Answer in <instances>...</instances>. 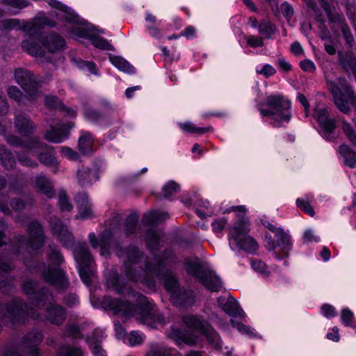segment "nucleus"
<instances>
[{
	"label": "nucleus",
	"mask_w": 356,
	"mask_h": 356,
	"mask_svg": "<svg viewBox=\"0 0 356 356\" xmlns=\"http://www.w3.org/2000/svg\"><path fill=\"white\" fill-rule=\"evenodd\" d=\"M124 253L127 257V261H124L126 275L129 280L140 282L149 287L155 286L154 279L163 280L171 298L181 289L177 279L170 270L165 268L161 257H155L153 261H150L134 245L129 246Z\"/></svg>",
	"instance_id": "nucleus-1"
},
{
	"label": "nucleus",
	"mask_w": 356,
	"mask_h": 356,
	"mask_svg": "<svg viewBox=\"0 0 356 356\" xmlns=\"http://www.w3.org/2000/svg\"><path fill=\"white\" fill-rule=\"evenodd\" d=\"M113 286L118 294L136 298L137 304L132 305L128 301L104 296L102 305L106 309L115 314L126 317L136 316L138 321L151 328H157L159 325L163 326L166 323L164 317L145 296L134 291L127 284L120 285L118 280L115 281Z\"/></svg>",
	"instance_id": "nucleus-2"
},
{
	"label": "nucleus",
	"mask_w": 356,
	"mask_h": 356,
	"mask_svg": "<svg viewBox=\"0 0 356 356\" xmlns=\"http://www.w3.org/2000/svg\"><path fill=\"white\" fill-rule=\"evenodd\" d=\"M264 105H260L258 110L262 117L270 118V124L273 127H280L284 123L290 122L291 114V102L282 95H270L266 97Z\"/></svg>",
	"instance_id": "nucleus-3"
},
{
	"label": "nucleus",
	"mask_w": 356,
	"mask_h": 356,
	"mask_svg": "<svg viewBox=\"0 0 356 356\" xmlns=\"http://www.w3.org/2000/svg\"><path fill=\"white\" fill-rule=\"evenodd\" d=\"M47 257L49 265L42 272L43 280L58 290H66L70 284L65 272L60 268L64 257L58 248L54 244L49 245Z\"/></svg>",
	"instance_id": "nucleus-4"
},
{
	"label": "nucleus",
	"mask_w": 356,
	"mask_h": 356,
	"mask_svg": "<svg viewBox=\"0 0 356 356\" xmlns=\"http://www.w3.org/2000/svg\"><path fill=\"white\" fill-rule=\"evenodd\" d=\"M29 235L27 238L24 235H18L15 238V243L9 245L11 247L8 256H19L24 249L38 251L45 244V234L43 226L38 221H31L26 229Z\"/></svg>",
	"instance_id": "nucleus-5"
},
{
	"label": "nucleus",
	"mask_w": 356,
	"mask_h": 356,
	"mask_svg": "<svg viewBox=\"0 0 356 356\" xmlns=\"http://www.w3.org/2000/svg\"><path fill=\"white\" fill-rule=\"evenodd\" d=\"M327 83L334 104L341 113L347 114L350 112L349 104L356 111V95L346 78L340 76L337 81H327Z\"/></svg>",
	"instance_id": "nucleus-6"
},
{
	"label": "nucleus",
	"mask_w": 356,
	"mask_h": 356,
	"mask_svg": "<svg viewBox=\"0 0 356 356\" xmlns=\"http://www.w3.org/2000/svg\"><path fill=\"white\" fill-rule=\"evenodd\" d=\"M45 26L54 27L56 22L47 17H38L33 22H25L22 29L30 32V37L29 39L22 41V48L31 56L44 58L47 62H50L51 59L45 56V52L42 47L33 41V35Z\"/></svg>",
	"instance_id": "nucleus-7"
},
{
	"label": "nucleus",
	"mask_w": 356,
	"mask_h": 356,
	"mask_svg": "<svg viewBox=\"0 0 356 356\" xmlns=\"http://www.w3.org/2000/svg\"><path fill=\"white\" fill-rule=\"evenodd\" d=\"M73 255L79 266V273L83 282L89 286L94 275L95 261L86 243H78Z\"/></svg>",
	"instance_id": "nucleus-8"
},
{
	"label": "nucleus",
	"mask_w": 356,
	"mask_h": 356,
	"mask_svg": "<svg viewBox=\"0 0 356 356\" xmlns=\"http://www.w3.org/2000/svg\"><path fill=\"white\" fill-rule=\"evenodd\" d=\"M313 117L317 122L323 137L327 140L334 139L333 134L341 118L331 116L328 108L324 104H318L314 108Z\"/></svg>",
	"instance_id": "nucleus-9"
},
{
	"label": "nucleus",
	"mask_w": 356,
	"mask_h": 356,
	"mask_svg": "<svg viewBox=\"0 0 356 356\" xmlns=\"http://www.w3.org/2000/svg\"><path fill=\"white\" fill-rule=\"evenodd\" d=\"M182 321L188 328L204 335L214 348L218 350L221 348L222 344L219 334L207 321L193 315L184 316Z\"/></svg>",
	"instance_id": "nucleus-10"
},
{
	"label": "nucleus",
	"mask_w": 356,
	"mask_h": 356,
	"mask_svg": "<svg viewBox=\"0 0 356 356\" xmlns=\"http://www.w3.org/2000/svg\"><path fill=\"white\" fill-rule=\"evenodd\" d=\"M14 75L15 81L27 93L29 99L31 101L36 99L40 95L39 88L43 83L42 79L24 68L16 69Z\"/></svg>",
	"instance_id": "nucleus-11"
},
{
	"label": "nucleus",
	"mask_w": 356,
	"mask_h": 356,
	"mask_svg": "<svg viewBox=\"0 0 356 356\" xmlns=\"http://www.w3.org/2000/svg\"><path fill=\"white\" fill-rule=\"evenodd\" d=\"M319 1L321 7L323 8L329 19V23L332 25L331 29L334 31L340 29L346 42L350 47H352L354 44V38L349 27L345 23L343 17L334 10L333 6L330 2L326 0Z\"/></svg>",
	"instance_id": "nucleus-12"
},
{
	"label": "nucleus",
	"mask_w": 356,
	"mask_h": 356,
	"mask_svg": "<svg viewBox=\"0 0 356 356\" xmlns=\"http://www.w3.org/2000/svg\"><path fill=\"white\" fill-rule=\"evenodd\" d=\"M26 147L29 148V151H41L38 154V161L42 164L54 168V172H56L58 167V161L55 156V151L53 147L40 141L37 136L31 138Z\"/></svg>",
	"instance_id": "nucleus-13"
},
{
	"label": "nucleus",
	"mask_w": 356,
	"mask_h": 356,
	"mask_svg": "<svg viewBox=\"0 0 356 356\" xmlns=\"http://www.w3.org/2000/svg\"><path fill=\"white\" fill-rule=\"evenodd\" d=\"M43 336L38 331L29 332L24 338L22 343L15 350H8L5 356H40L38 345Z\"/></svg>",
	"instance_id": "nucleus-14"
},
{
	"label": "nucleus",
	"mask_w": 356,
	"mask_h": 356,
	"mask_svg": "<svg viewBox=\"0 0 356 356\" xmlns=\"http://www.w3.org/2000/svg\"><path fill=\"white\" fill-rule=\"evenodd\" d=\"M22 289L26 294L31 296V304L38 309L44 307L47 302L54 300L51 289L43 286L38 290V282L33 280L24 282Z\"/></svg>",
	"instance_id": "nucleus-15"
},
{
	"label": "nucleus",
	"mask_w": 356,
	"mask_h": 356,
	"mask_svg": "<svg viewBox=\"0 0 356 356\" xmlns=\"http://www.w3.org/2000/svg\"><path fill=\"white\" fill-rule=\"evenodd\" d=\"M49 223L53 236L65 248H72L74 245V237L67 226L56 216L50 217Z\"/></svg>",
	"instance_id": "nucleus-16"
},
{
	"label": "nucleus",
	"mask_w": 356,
	"mask_h": 356,
	"mask_svg": "<svg viewBox=\"0 0 356 356\" xmlns=\"http://www.w3.org/2000/svg\"><path fill=\"white\" fill-rule=\"evenodd\" d=\"M74 122L58 124L57 126L51 125L49 130L46 131L44 138L51 143H60L65 139L68 138L70 131L74 127Z\"/></svg>",
	"instance_id": "nucleus-17"
},
{
	"label": "nucleus",
	"mask_w": 356,
	"mask_h": 356,
	"mask_svg": "<svg viewBox=\"0 0 356 356\" xmlns=\"http://www.w3.org/2000/svg\"><path fill=\"white\" fill-rule=\"evenodd\" d=\"M14 124L18 133L24 137L31 136L36 129V127L31 118L22 112L15 113Z\"/></svg>",
	"instance_id": "nucleus-18"
},
{
	"label": "nucleus",
	"mask_w": 356,
	"mask_h": 356,
	"mask_svg": "<svg viewBox=\"0 0 356 356\" xmlns=\"http://www.w3.org/2000/svg\"><path fill=\"white\" fill-rule=\"evenodd\" d=\"M46 318L51 324L61 325L65 321L67 312L65 307L55 303L49 302L46 307Z\"/></svg>",
	"instance_id": "nucleus-19"
},
{
	"label": "nucleus",
	"mask_w": 356,
	"mask_h": 356,
	"mask_svg": "<svg viewBox=\"0 0 356 356\" xmlns=\"http://www.w3.org/2000/svg\"><path fill=\"white\" fill-rule=\"evenodd\" d=\"M38 39L49 52L55 53L64 49L65 42L57 33H52L46 35H38Z\"/></svg>",
	"instance_id": "nucleus-20"
},
{
	"label": "nucleus",
	"mask_w": 356,
	"mask_h": 356,
	"mask_svg": "<svg viewBox=\"0 0 356 356\" xmlns=\"http://www.w3.org/2000/svg\"><path fill=\"white\" fill-rule=\"evenodd\" d=\"M75 202L77 206V219L86 220L93 216L92 204L89 202L88 195L86 193H79L75 197Z\"/></svg>",
	"instance_id": "nucleus-21"
},
{
	"label": "nucleus",
	"mask_w": 356,
	"mask_h": 356,
	"mask_svg": "<svg viewBox=\"0 0 356 356\" xmlns=\"http://www.w3.org/2000/svg\"><path fill=\"white\" fill-rule=\"evenodd\" d=\"M218 306L229 316L243 317V312L239 308L236 300L232 296H220L217 300Z\"/></svg>",
	"instance_id": "nucleus-22"
},
{
	"label": "nucleus",
	"mask_w": 356,
	"mask_h": 356,
	"mask_svg": "<svg viewBox=\"0 0 356 356\" xmlns=\"http://www.w3.org/2000/svg\"><path fill=\"white\" fill-rule=\"evenodd\" d=\"M199 282L209 291L218 292L222 288V284L220 277L216 274L207 268Z\"/></svg>",
	"instance_id": "nucleus-23"
},
{
	"label": "nucleus",
	"mask_w": 356,
	"mask_h": 356,
	"mask_svg": "<svg viewBox=\"0 0 356 356\" xmlns=\"http://www.w3.org/2000/svg\"><path fill=\"white\" fill-rule=\"evenodd\" d=\"M339 65L347 73H353L356 71V58L351 51H339Z\"/></svg>",
	"instance_id": "nucleus-24"
},
{
	"label": "nucleus",
	"mask_w": 356,
	"mask_h": 356,
	"mask_svg": "<svg viewBox=\"0 0 356 356\" xmlns=\"http://www.w3.org/2000/svg\"><path fill=\"white\" fill-rule=\"evenodd\" d=\"M171 299L175 305L183 307L194 305L196 300L194 291L185 289H181Z\"/></svg>",
	"instance_id": "nucleus-25"
},
{
	"label": "nucleus",
	"mask_w": 356,
	"mask_h": 356,
	"mask_svg": "<svg viewBox=\"0 0 356 356\" xmlns=\"http://www.w3.org/2000/svg\"><path fill=\"white\" fill-rule=\"evenodd\" d=\"M184 264L187 273L197 279L198 281L207 270L197 258H186Z\"/></svg>",
	"instance_id": "nucleus-26"
},
{
	"label": "nucleus",
	"mask_w": 356,
	"mask_h": 356,
	"mask_svg": "<svg viewBox=\"0 0 356 356\" xmlns=\"http://www.w3.org/2000/svg\"><path fill=\"white\" fill-rule=\"evenodd\" d=\"M76 175L78 183L81 186L90 185L99 179L96 170L85 166L78 170Z\"/></svg>",
	"instance_id": "nucleus-27"
},
{
	"label": "nucleus",
	"mask_w": 356,
	"mask_h": 356,
	"mask_svg": "<svg viewBox=\"0 0 356 356\" xmlns=\"http://www.w3.org/2000/svg\"><path fill=\"white\" fill-rule=\"evenodd\" d=\"M169 337L179 343H184L190 346L197 343V337L188 335L186 331L180 328L172 327L169 332Z\"/></svg>",
	"instance_id": "nucleus-28"
},
{
	"label": "nucleus",
	"mask_w": 356,
	"mask_h": 356,
	"mask_svg": "<svg viewBox=\"0 0 356 356\" xmlns=\"http://www.w3.org/2000/svg\"><path fill=\"white\" fill-rule=\"evenodd\" d=\"M94 138L91 133L86 131H81L79 138L78 146L79 151L83 154H90L92 153V145Z\"/></svg>",
	"instance_id": "nucleus-29"
},
{
	"label": "nucleus",
	"mask_w": 356,
	"mask_h": 356,
	"mask_svg": "<svg viewBox=\"0 0 356 356\" xmlns=\"http://www.w3.org/2000/svg\"><path fill=\"white\" fill-rule=\"evenodd\" d=\"M304 1L307 6L309 13L312 15L316 20L319 22V28L322 31H326L325 18L321 10L316 6L314 0H304Z\"/></svg>",
	"instance_id": "nucleus-30"
},
{
	"label": "nucleus",
	"mask_w": 356,
	"mask_h": 356,
	"mask_svg": "<svg viewBox=\"0 0 356 356\" xmlns=\"http://www.w3.org/2000/svg\"><path fill=\"white\" fill-rule=\"evenodd\" d=\"M102 337L103 332L95 330L92 336L88 339V342L92 348V353L95 356H106L105 351L99 345Z\"/></svg>",
	"instance_id": "nucleus-31"
},
{
	"label": "nucleus",
	"mask_w": 356,
	"mask_h": 356,
	"mask_svg": "<svg viewBox=\"0 0 356 356\" xmlns=\"http://www.w3.org/2000/svg\"><path fill=\"white\" fill-rule=\"evenodd\" d=\"M35 187L49 198H51L53 197L54 190L51 182L44 175L41 174L36 177Z\"/></svg>",
	"instance_id": "nucleus-32"
},
{
	"label": "nucleus",
	"mask_w": 356,
	"mask_h": 356,
	"mask_svg": "<svg viewBox=\"0 0 356 356\" xmlns=\"http://www.w3.org/2000/svg\"><path fill=\"white\" fill-rule=\"evenodd\" d=\"M235 243L240 249L248 252L254 253L259 248V245L256 240L252 236L247 235L242 238H237Z\"/></svg>",
	"instance_id": "nucleus-33"
},
{
	"label": "nucleus",
	"mask_w": 356,
	"mask_h": 356,
	"mask_svg": "<svg viewBox=\"0 0 356 356\" xmlns=\"http://www.w3.org/2000/svg\"><path fill=\"white\" fill-rule=\"evenodd\" d=\"M168 218V213L159 211H149L144 214L143 223L145 225H156Z\"/></svg>",
	"instance_id": "nucleus-34"
},
{
	"label": "nucleus",
	"mask_w": 356,
	"mask_h": 356,
	"mask_svg": "<svg viewBox=\"0 0 356 356\" xmlns=\"http://www.w3.org/2000/svg\"><path fill=\"white\" fill-rule=\"evenodd\" d=\"M277 31L276 26L269 19H264L259 22L258 26L259 33L266 39L271 40L273 38Z\"/></svg>",
	"instance_id": "nucleus-35"
},
{
	"label": "nucleus",
	"mask_w": 356,
	"mask_h": 356,
	"mask_svg": "<svg viewBox=\"0 0 356 356\" xmlns=\"http://www.w3.org/2000/svg\"><path fill=\"white\" fill-rule=\"evenodd\" d=\"M174 350L160 343H153L144 356H173Z\"/></svg>",
	"instance_id": "nucleus-36"
},
{
	"label": "nucleus",
	"mask_w": 356,
	"mask_h": 356,
	"mask_svg": "<svg viewBox=\"0 0 356 356\" xmlns=\"http://www.w3.org/2000/svg\"><path fill=\"white\" fill-rule=\"evenodd\" d=\"M275 237L277 239V245H282L283 251L282 256L277 257V259L286 257L289 254V250L291 245L290 236L284 232L282 229L278 228L277 232L275 233Z\"/></svg>",
	"instance_id": "nucleus-37"
},
{
	"label": "nucleus",
	"mask_w": 356,
	"mask_h": 356,
	"mask_svg": "<svg viewBox=\"0 0 356 356\" xmlns=\"http://www.w3.org/2000/svg\"><path fill=\"white\" fill-rule=\"evenodd\" d=\"M0 160L3 167L8 170H12L16 164L12 152L4 145H0Z\"/></svg>",
	"instance_id": "nucleus-38"
},
{
	"label": "nucleus",
	"mask_w": 356,
	"mask_h": 356,
	"mask_svg": "<svg viewBox=\"0 0 356 356\" xmlns=\"http://www.w3.org/2000/svg\"><path fill=\"white\" fill-rule=\"evenodd\" d=\"M339 153L344 159L345 164L351 168L356 167V152L348 145L343 144L339 147Z\"/></svg>",
	"instance_id": "nucleus-39"
},
{
	"label": "nucleus",
	"mask_w": 356,
	"mask_h": 356,
	"mask_svg": "<svg viewBox=\"0 0 356 356\" xmlns=\"http://www.w3.org/2000/svg\"><path fill=\"white\" fill-rule=\"evenodd\" d=\"M179 127L185 132L196 135H202L213 130L212 127H198L190 122L179 123Z\"/></svg>",
	"instance_id": "nucleus-40"
},
{
	"label": "nucleus",
	"mask_w": 356,
	"mask_h": 356,
	"mask_svg": "<svg viewBox=\"0 0 356 356\" xmlns=\"http://www.w3.org/2000/svg\"><path fill=\"white\" fill-rule=\"evenodd\" d=\"M250 232L248 225L243 220L238 221L234 226L232 231V237L235 241L238 238H242L248 235Z\"/></svg>",
	"instance_id": "nucleus-41"
},
{
	"label": "nucleus",
	"mask_w": 356,
	"mask_h": 356,
	"mask_svg": "<svg viewBox=\"0 0 356 356\" xmlns=\"http://www.w3.org/2000/svg\"><path fill=\"white\" fill-rule=\"evenodd\" d=\"M111 62L120 71L128 74H134L135 72V68L127 60L120 56H113L110 58Z\"/></svg>",
	"instance_id": "nucleus-42"
},
{
	"label": "nucleus",
	"mask_w": 356,
	"mask_h": 356,
	"mask_svg": "<svg viewBox=\"0 0 356 356\" xmlns=\"http://www.w3.org/2000/svg\"><path fill=\"white\" fill-rule=\"evenodd\" d=\"M83 115L86 120L93 123H98L104 118L102 112L90 106H85Z\"/></svg>",
	"instance_id": "nucleus-43"
},
{
	"label": "nucleus",
	"mask_w": 356,
	"mask_h": 356,
	"mask_svg": "<svg viewBox=\"0 0 356 356\" xmlns=\"http://www.w3.org/2000/svg\"><path fill=\"white\" fill-rule=\"evenodd\" d=\"M146 243L151 250H157L160 243V236L152 229H149L146 233Z\"/></svg>",
	"instance_id": "nucleus-44"
},
{
	"label": "nucleus",
	"mask_w": 356,
	"mask_h": 356,
	"mask_svg": "<svg viewBox=\"0 0 356 356\" xmlns=\"http://www.w3.org/2000/svg\"><path fill=\"white\" fill-rule=\"evenodd\" d=\"M56 16L59 19L65 21L70 24L76 23L78 21L77 16L67 7L64 8L56 13Z\"/></svg>",
	"instance_id": "nucleus-45"
},
{
	"label": "nucleus",
	"mask_w": 356,
	"mask_h": 356,
	"mask_svg": "<svg viewBox=\"0 0 356 356\" xmlns=\"http://www.w3.org/2000/svg\"><path fill=\"white\" fill-rule=\"evenodd\" d=\"M138 216L136 213H131L126 219L124 232L126 235L129 236L136 231Z\"/></svg>",
	"instance_id": "nucleus-46"
},
{
	"label": "nucleus",
	"mask_w": 356,
	"mask_h": 356,
	"mask_svg": "<svg viewBox=\"0 0 356 356\" xmlns=\"http://www.w3.org/2000/svg\"><path fill=\"white\" fill-rule=\"evenodd\" d=\"M58 356H83L81 348L70 346H62L58 352Z\"/></svg>",
	"instance_id": "nucleus-47"
},
{
	"label": "nucleus",
	"mask_w": 356,
	"mask_h": 356,
	"mask_svg": "<svg viewBox=\"0 0 356 356\" xmlns=\"http://www.w3.org/2000/svg\"><path fill=\"white\" fill-rule=\"evenodd\" d=\"M58 202L61 211H70L73 207L69 201V198L66 193L61 191L58 193Z\"/></svg>",
	"instance_id": "nucleus-48"
},
{
	"label": "nucleus",
	"mask_w": 356,
	"mask_h": 356,
	"mask_svg": "<svg viewBox=\"0 0 356 356\" xmlns=\"http://www.w3.org/2000/svg\"><path fill=\"white\" fill-rule=\"evenodd\" d=\"M341 129L350 142L356 146V134L353 127L345 120H341Z\"/></svg>",
	"instance_id": "nucleus-49"
},
{
	"label": "nucleus",
	"mask_w": 356,
	"mask_h": 356,
	"mask_svg": "<svg viewBox=\"0 0 356 356\" xmlns=\"http://www.w3.org/2000/svg\"><path fill=\"white\" fill-rule=\"evenodd\" d=\"M251 266L255 271L261 274H263L266 276H268L270 275V271L268 269V266L261 260L257 259H251Z\"/></svg>",
	"instance_id": "nucleus-50"
},
{
	"label": "nucleus",
	"mask_w": 356,
	"mask_h": 356,
	"mask_svg": "<svg viewBox=\"0 0 356 356\" xmlns=\"http://www.w3.org/2000/svg\"><path fill=\"white\" fill-rule=\"evenodd\" d=\"M8 95L10 98L14 99L19 104L24 103V99L26 97L21 90L16 86H10L7 90Z\"/></svg>",
	"instance_id": "nucleus-51"
},
{
	"label": "nucleus",
	"mask_w": 356,
	"mask_h": 356,
	"mask_svg": "<svg viewBox=\"0 0 356 356\" xmlns=\"http://www.w3.org/2000/svg\"><path fill=\"white\" fill-rule=\"evenodd\" d=\"M65 334L73 339L82 338L80 327L76 323L67 324L65 327Z\"/></svg>",
	"instance_id": "nucleus-52"
},
{
	"label": "nucleus",
	"mask_w": 356,
	"mask_h": 356,
	"mask_svg": "<svg viewBox=\"0 0 356 356\" xmlns=\"http://www.w3.org/2000/svg\"><path fill=\"white\" fill-rule=\"evenodd\" d=\"M179 185L173 181H169L163 187V195L165 198H169L178 192Z\"/></svg>",
	"instance_id": "nucleus-53"
},
{
	"label": "nucleus",
	"mask_w": 356,
	"mask_h": 356,
	"mask_svg": "<svg viewBox=\"0 0 356 356\" xmlns=\"http://www.w3.org/2000/svg\"><path fill=\"white\" fill-rule=\"evenodd\" d=\"M296 204L302 211L309 216L313 217L315 215V211L308 201L298 198L296 200Z\"/></svg>",
	"instance_id": "nucleus-54"
},
{
	"label": "nucleus",
	"mask_w": 356,
	"mask_h": 356,
	"mask_svg": "<svg viewBox=\"0 0 356 356\" xmlns=\"http://www.w3.org/2000/svg\"><path fill=\"white\" fill-rule=\"evenodd\" d=\"M6 140L11 146L20 147L29 150L26 145L29 144L31 138L26 143H24L19 136L15 135H9L6 137Z\"/></svg>",
	"instance_id": "nucleus-55"
},
{
	"label": "nucleus",
	"mask_w": 356,
	"mask_h": 356,
	"mask_svg": "<svg viewBox=\"0 0 356 356\" xmlns=\"http://www.w3.org/2000/svg\"><path fill=\"white\" fill-rule=\"evenodd\" d=\"M92 44L97 48L104 50L112 49V45L105 39L99 36H92L91 38Z\"/></svg>",
	"instance_id": "nucleus-56"
},
{
	"label": "nucleus",
	"mask_w": 356,
	"mask_h": 356,
	"mask_svg": "<svg viewBox=\"0 0 356 356\" xmlns=\"http://www.w3.org/2000/svg\"><path fill=\"white\" fill-rule=\"evenodd\" d=\"M17 157L19 162L24 166L34 168L38 165V163L35 160L31 159L29 156L24 154L17 153Z\"/></svg>",
	"instance_id": "nucleus-57"
},
{
	"label": "nucleus",
	"mask_w": 356,
	"mask_h": 356,
	"mask_svg": "<svg viewBox=\"0 0 356 356\" xmlns=\"http://www.w3.org/2000/svg\"><path fill=\"white\" fill-rule=\"evenodd\" d=\"M245 40L248 46L252 48L261 47L264 45V38L261 36H245Z\"/></svg>",
	"instance_id": "nucleus-58"
},
{
	"label": "nucleus",
	"mask_w": 356,
	"mask_h": 356,
	"mask_svg": "<svg viewBox=\"0 0 356 356\" xmlns=\"http://www.w3.org/2000/svg\"><path fill=\"white\" fill-rule=\"evenodd\" d=\"M111 238V235L109 232L106 231L99 236L102 254H104V251L107 250L109 248Z\"/></svg>",
	"instance_id": "nucleus-59"
},
{
	"label": "nucleus",
	"mask_w": 356,
	"mask_h": 356,
	"mask_svg": "<svg viewBox=\"0 0 356 356\" xmlns=\"http://www.w3.org/2000/svg\"><path fill=\"white\" fill-rule=\"evenodd\" d=\"M354 318L353 313L348 309H343L341 313V320L345 326H350Z\"/></svg>",
	"instance_id": "nucleus-60"
},
{
	"label": "nucleus",
	"mask_w": 356,
	"mask_h": 356,
	"mask_svg": "<svg viewBox=\"0 0 356 356\" xmlns=\"http://www.w3.org/2000/svg\"><path fill=\"white\" fill-rule=\"evenodd\" d=\"M300 68L306 72L314 73L316 70V65L314 63L309 59H305L300 62Z\"/></svg>",
	"instance_id": "nucleus-61"
},
{
	"label": "nucleus",
	"mask_w": 356,
	"mask_h": 356,
	"mask_svg": "<svg viewBox=\"0 0 356 356\" xmlns=\"http://www.w3.org/2000/svg\"><path fill=\"white\" fill-rule=\"evenodd\" d=\"M78 67L81 69H85L87 68L88 71L94 74H97V67L95 63L90 62V61H84L82 60H80L77 63Z\"/></svg>",
	"instance_id": "nucleus-62"
},
{
	"label": "nucleus",
	"mask_w": 356,
	"mask_h": 356,
	"mask_svg": "<svg viewBox=\"0 0 356 356\" xmlns=\"http://www.w3.org/2000/svg\"><path fill=\"white\" fill-rule=\"evenodd\" d=\"M10 205L12 209L17 211H22L26 207V203L22 199L17 197L11 199L10 201Z\"/></svg>",
	"instance_id": "nucleus-63"
},
{
	"label": "nucleus",
	"mask_w": 356,
	"mask_h": 356,
	"mask_svg": "<svg viewBox=\"0 0 356 356\" xmlns=\"http://www.w3.org/2000/svg\"><path fill=\"white\" fill-rule=\"evenodd\" d=\"M143 342V337L136 331H132L129 335V343L134 346L141 344Z\"/></svg>",
	"instance_id": "nucleus-64"
}]
</instances>
